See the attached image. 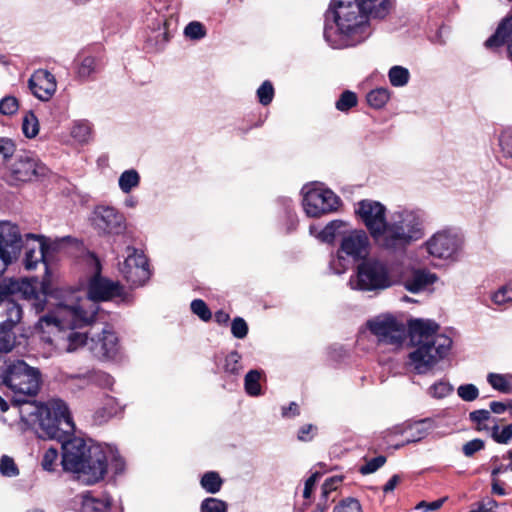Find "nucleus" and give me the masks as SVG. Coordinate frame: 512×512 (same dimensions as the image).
I'll return each instance as SVG.
<instances>
[{
  "mask_svg": "<svg viewBox=\"0 0 512 512\" xmlns=\"http://www.w3.org/2000/svg\"><path fill=\"white\" fill-rule=\"evenodd\" d=\"M121 294L118 282L95 275L89 283L88 294L81 297L69 291L56 304L53 311L38 321L41 339L58 353H71L85 342V336L75 331L93 321L99 301H107Z\"/></svg>",
  "mask_w": 512,
  "mask_h": 512,
  "instance_id": "nucleus-1",
  "label": "nucleus"
},
{
  "mask_svg": "<svg viewBox=\"0 0 512 512\" xmlns=\"http://www.w3.org/2000/svg\"><path fill=\"white\" fill-rule=\"evenodd\" d=\"M438 330V324L430 320L416 319L410 322L409 335L413 350L408 354L406 365L415 374H428L448 356L452 339Z\"/></svg>",
  "mask_w": 512,
  "mask_h": 512,
  "instance_id": "nucleus-2",
  "label": "nucleus"
},
{
  "mask_svg": "<svg viewBox=\"0 0 512 512\" xmlns=\"http://www.w3.org/2000/svg\"><path fill=\"white\" fill-rule=\"evenodd\" d=\"M424 235L420 215L410 210L396 211L392 214L378 239V243L389 250H402Z\"/></svg>",
  "mask_w": 512,
  "mask_h": 512,
  "instance_id": "nucleus-3",
  "label": "nucleus"
},
{
  "mask_svg": "<svg viewBox=\"0 0 512 512\" xmlns=\"http://www.w3.org/2000/svg\"><path fill=\"white\" fill-rule=\"evenodd\" d=\"M39 438L63 441L74 432L75 426L66 403L51 399L45 403L41 417L33 426Z\"/></svg>",
  "mask_w": 512,
  "mask_h": 512,
  "instance_id": "nucleus-4",
  "label": "nucleus"
},
{
  "mask_svg": "<svg viewBox=\"0 0 512 512\" xmlns=\"http://www.w3.org/2000/svg\"><path fill=\"white\" fill-rule=\"evenodd\" d=\"M87 457L75 473L77 479L87 485L101 481L107 472L108 465L116 474L124 470L123 459L111 446L101 444L92 446V451Z\"/></svg>",
  "mask_w": 512,
  "mask_h": 512,
  "instance_id": "nucleus-5",
  "label": "nucleus"
},
{
  "mask_svg": "<svg viewBox=\"0 0 512 512\" xmlns=\"http://www.w3.org/2000/svg\"><path fill=\"white\" fill-rule=\"evenodd\" d=\"M0 379L15 393L34 396L40 388V371L23 360L7 362L0 357Z\"/></svg>",
  "mask_w": 512,
  "mask_h": 512,
  "instance_id": "nucleus-6",
  "label": "nucleus"
},
{
  "mask_svg": "<svg viewBox=\"0 0 512 512\" xmlns=\"http://www.w3.org/2000/svg\"><path fill=\"white\" fill-rule=\"evenodd\" d=\"M392 284L393 279L388 266L378 260H367L360 264L356 274L349 280L351 289L360 291L384 290Z\"/></svg>",
  "mask_w": 512,
  "mask_h": 512,
  "instance_id": "nucleus-7",
  "label": "nucleus"
},
{
  "mask_svg": "<svg viewBox=\"0 0 512 512\" xmlns=\"http://www.w3.org/2000/svg\"><path fill=\"white\" fill-rule=\"evenodd\" d=\"M464 245L463 237L451 228L435 232L424 243L427 253L438 260L454 263L459 260Z\"/></svg>",
  "mask_w": 512,
  "mask_h": 512,
  "instance_id": "nucleus-8",
  "label": "nucleus"
},
{
  "mask_svg": "<svg viewBox=\"0 0 512 512\" xmlns=\"http://www.w3.org/2000/svg\"><path fill=\"white\" fill-rule=\"evenodd\" d=\"M369 252V239L363 230H353L341 239L337 258L331 262V268L337 274L343 273L348 266L349 260L357 261L365 258Z\"/></svg>",
  "mask_w": 512,
  "mask_h": 512,
  "instance_id": "nucleus-9",
  "label": "nucleus"
},
{
  "mask_svg": "<svg viewBox=\"0 0 512 512\" xmlns=\"http://www.w3.org/2000/svg\"><path fill=\"white\" fill-rule=\"evenodd\" d=\"M302 194L304 210L310 217H319L334 211L339 204L337 195L318 182L304 185Z\"/></svg>",
  "mask_w": 512,
  "mask_h": 512,
  "instance_id": "nucleus-10",
  "label": "nucleus"
},
{
  "mask_svg": "<svg viewBox=\"0 0 512 512\" xmlns=\"http://www.w3.org/2000/svg\"><path fill=\"white\" fill-rule=\"evenodd\" d=\"M334 18L337 30L348 37L361 29L366 22V13L358 0H333Z\"/></svg>",
  "mask_w": 512,
  "mask_h": 512,
  "instance_id": "nucleus-11",
  "label": "nucleus"
},
{
  "mask_svg": "<svg viewBox=\"0 0 512 512\" xmlns=\"http://www.w3.org/2000/svg\"><path fill=\"white\" fill-rule=\"evenodd\" d=\"M23 247L19 227L8 221L0 222V276L19 259Z\"/></svg>",
  "mask_w": 512,
  "mask_h": 512,
  "instance_id": "nucleus-12",
  "label": "nucleus"
},
{
  "mask_svg": "<svg viewBox=\"0 0 512 512\" xmlns=\"http://www.w3.org/2000/svg\"><path fill=\"white\" fill-rule=\"evenodd\" d=\"M378 343L399 347L405 340V325L392 315H380L367 322Z\"/></svg>",
  "mask_w": 512,
  "mask_h": 512,
  "instance_id": "nucleus-13",
  "label": "nucleus"
},
{
  "mask_svg": "<svg viewBox=\"0 0 512 512\" xmlns=\"http://www.w3.org/2000/svg\"><path fill=\"white\" fill-rule=\"evenodd\" d=\"M48 283V276L44 277L40 287L36 280L9 279L6 280V287L8 288V295L19 293L23 299L31 304L35 312L39 313L45 308Z\"/></svg>",
  "mask_w": 512,
  "mask_h": 512,
  "instance_id": "nucleus-14",
  "label": "nucleus"
},
{
  "mask_svg": "<svg viewBox=\"0 0 512 512\" xmlns=\"http://www.w3.org/2000/svg\"><path fill=\"white\" fill-rule=\"evenodd\" d=\"M48 168L38 159L28 154L18 155L9 168L11 184L31 182L45 177Z\"/></svg>",
  "mask_w": 512,
  "mask_h": 512,
  "instance_id": "nucleus-15",
  "label": "nucleus"
},
{
  "mask_svg": "<svg viewBox=\"0 0 512 512\" xmlns=\"http://www.w3.org/2000/svg\"><path fill=\"white\" fill-rule=\"evenodd\" d=\"M62 443V466L64 470L76 473L81 463L88 458V454L92 451V446H99L92 440L74 437L61 441Z\"/></svg>",
  "mask_w": 512,
  "mask_h": 512,
  "instance_id": "nucleus-16",
  "label": "nucleus"
},
{
  "mask_svg": "<svg viewBox=\"0 0 512 512\" xmlns=\"http://www.w3.org/2000/svg\"><path fill=\"white\" fill-rule=\"evenodd\" d=\"M120 272L131 286H141L150 277L148 261L143 253L127 248V257L120 266Z\"/></svg>",
  "mask_w": 512,
  "mask_h": 512,
  "instance_id": "nucleus-17",
  "label": "nucleus"
},
{
  "mask_svg": "<svg viewBox=\"0 0 512 512\" xmlns=\"http://www.w3.org/2000/svg\"><path fill=\"white\" fill-rule=\"evenodd\" d=\"M90 219L93 227L103 234L119 235L126 229L124 215L110 206H97Z\"/></svg>",
  "mask_w": 512,
  "mask_h": 512,
  "instance_id": "nucleus-18",
  "label": "nucleus"
},
{
  "mask_svg": "<svg viewBox=\"0 0 512 512\" xmlns=\"http://www.w3.org/2000/svg\"><path fill=\"white\" fill-rule=\"evenodd\" d=\"M355 212L363 221L372 237L378 241L386 224L385 206L378 201L366 199L358 203Z\"/></svg>",
  "mask_w": 512,
  "mask_h": 512,
  "instance_id": "nucleus-19",
  "label": "nucleus"
},
{
  "mask_svg": "<svg viewBox=\"0 0 512 512\" xmlns=\"http://www.w3.org/2000/svg\"><path fill=\"white\" fill-rule=\"evenodd\" d=\"M81 334V332H79ZM85 336V342L79 347H83L87 345L89 350L99 358H113L119 349L118 338L114 331L111 329L105 328L102 331L101 335H98L97 338L91 337L88 340L87 335L82 333Z\"/></svg>",
  "mask_w": 512,
  "mask_h": 512,
  "instance_id": "nucleus-20",
  "label": "nucleus"
},
{
  "mask_svg": "<svg viewBox=\"0 0 512 512\" xmlns=\"http://www.w3.org/2000/svg\"><path fill=\"white\" fill-rule=\"evenodd\" d=\"M28 86L36 98L49 101L57 90V81L48 70L38 69L29 78Z\"/></svg>",
  "mask_w": 512,
  "mask_h": 512,
  "instance_id": "nucleus-21",
  "label": "nucleus"
},
{
  "mask_svg": "<svg viewBox=\"0 0 512 512\" xmlns=\"http://www.w3.org/2000/svg\"><path fill=\"white\" fill-rule=\"evenodd\" d=\"M431 428V421L429 419H423L420 421L404 423L395 426L387 432L386 437L391 435H402L405 437L401 444L395 445V448L397 449L404 446L405 444L415 443L422 440L428 435Z\"/></svg>",
  "mask_w": 512,
  "mask_h": 512,
  "instance_id": "nucleus-22",
  "label": "nucleus"
},
{
  "mask_svg": "<svg viewBox=\"0 0 512 512\" xmlns=\"http://www.w3.org/2000/svg\"><path fill=\"white\" fill-rule=\"evenodd\" d=\"M27 237L34 240L33 244H26L25 255L23 259L24 267L27 270H34L39 263H43L46 267V275L48 276L47 269V252L49 249L55 250L57 243L47 246L41 239H36L34 235H28Z\"/></svg>",
  "mask_w": 512,
  "mask_h": 512,
  "instance_id": "nucleus-23",
  "label": "nucleus"
},
{
  "mask_svg": "<svg viewBox=\"0 0 512 512\" xmlns=\"http://www.w3.org/2000/svg\"><path fill=\"white\" fill-rule=\"evenodd\" d=\"M21 319V306L15 301L6 298L5 302L2 304L0 312V324L3 330L7 332V334L15 335L13 333V328L21 321Z\"/></svg>",
  "mask_w": 512,
  "mask_h": 512,
  "instance_id": "nucleus-24",
  "label": "nucleus"
},
{
  "mask_svg": "<svg viewBox=\"0 0 512 512\" xmlns=\"http://www.w3.org/2000/svg\"><path fill=\"white\" fill-rule=\"evenodd\" d=\"M504 43L507 44L509 56L512 58V13L502 20L496 32L486 40L485 46L492 48Z\"/></svg>",
  "mask_w": 512,
  "mask_h": 512,
  "instance_id": "nucleus-25",
  "label": "nucleus"
},
{
  "mask_svg": "<svg viewBox=\"0 0 512 512\" xmlns=\"http://www.w3.org/2000/svg\"><path fill=\"white\" fill-rule=\"evenodd\" d=\"M14 403L19 406L21 420L29 425L36 426L45 404L36 403L35 401H27L20 398H15Z\"/></svg>",
  "mask_w": 512,
  "mask_h": 512,
  "instance_id": "nucleus-26",
  "label": "nucleus"
},
{
  "mask_svg": "<svg viewBox=\"0 0 512 512\" xmlns=\"http://www.w3.org/2000/svg\"><path fill=\"white\" fill-rule=\"evenodd\" d=\"M436 280V274L425 270H417L411 275V277L406 279L405 288L412 293H417L428 285L433 284Z\"/></svg>",
  "mask_w": 512,
  "mask_h": 512,
  "instance_id": "nucleus-27",
  "label": "nucleus"
},
{
  "mask_svg": "<svg viewBox=\"0 0 512 512\" xmlns=\"http://www.w3.org/2000/svg\"><path fill=\"white\" fill-rule=\"evenodd\" d=\"M348 224L342 220H334L328 223L317 235L323 242H333L337 237H342L347 233Z\"/></svg>",
  "mask_w": 512,
  "mask_h": 512,
  "instance_id": "nucleus-28",
  "label": "nucleus"
},
{
  "mask_svg": "<svg viewBox=\"0 0 512 512\" xmlns=\"http://www.w3.org/2000/svg\"><path fill=\"white\" fill-rule=\"evenodd\" d=\"M362 10L374 18H383L390 9L389 0H358Z\"/></svg>",
  "mask_w": 512,
  "mask_h": 512,
  "instance_id": "nucleus-29",
  "label": "nucleus"
},
{
  "mask_svg": "<svg viewBox=\"0 0 512 512\" xmlns=\"http://www.w3.org/2000/svg\"><path fill=\"white\" fill-rule=\"evenodd\" d=\"M80 512H108L110 503L107 499L92 497L90 494L80 496Z\"/></svg>",
  "mask_w": 512,
  "mask_h": 512,
  "instance_id": "nucleus-30",
  "label": "nucleus"
},
{
  "mask_svg": "<svg viewBox=\"0 0 512 512\" xmlns=\"http://www.w3.org/2000/svg\"><path fill=\"white\" fill-rule=\"evenodd\" d=\"M470 420L476 424L477 431H491V426L496 424V419L488 410H475L469 414Z\"/></svg>",
  "mask_w": 512,
  "mask_h": 512,
  "instance_id": "nucleus-31",
  "label": "nucleus"
},
{
  "mask_svg": "<svg viewBox=\"0 0 512 512\" xmlns=\"http://www.w3.org/2000/svg\"><path fill=\"white\" fill-rule=\"evenodd\" d=\"M487 381L495 390L512 394L511 374L489 373L487 376Z\"/></svg>",
  "mask_w": 512,
  "mask_h": 512,
  "instance_id": "nucleus-32",
  "label": "nucleus"
},
{
  "mask_svg": "<svg viewBox=\"0 0 512 512\" xmlns=\"http://www.w3.org/2000/svg\"><path fill=\"white\" fill-rule=\"evenodd\" d=\"M71 137L78 143H87L91 137V126L85 120L75 121L70 130Z\"/></svg>",
  "mask_w": 512,
  "mask_h": 512,
  "instance_id": "nucleus-33",
  "label": "nucleus"
},
{
  "mask_svg": "<svg viewBox=\"0 0 512 512\" xmlns=\"http://www.w3.org/2000/svg\"><path fill=\"white\" fill-rule=\"evenodd\" d=\"M39 121L32 111L24 114L22 119V132L27 138H35L39 133Z\"/></svg>",
  "mask_w": 512,
  "mask_h": 512,
  "instance_id": "nucleus-34",
  "label": "nucleus"
},
{
  "mask_svg": "<svg viewBox=\"0 0 512 512\" xmlns=\"http://www.w3.org/2000/svg\"><path fill=\"white\" fill-rule=\"evenodd\" d=\"M453 385L447 380H439L427 389V394L434 399H443L452 394Z\"/></svg>",
  "mask_w": 512,
  "mask_h": 512,
  "instance_id": "nucleus-35",
  "label": "nucleus"
},
{
  "mask_svg": "<svg viewBox=\"0 0 512 512\" xmlns=\"http://www.w3.org/2000/svg\"><path fill=\"white\" fill-rule=\"evenodd\" d=\"M139 182V174L134 169L124 171L119 177V187L124 193H129Z\"/></svg>",
  "mask_w": 512,
  "mask_h": 512,
  "instance_id": "nucleus-36",
  "label": "nucleus"
},
{
  "mask_svg": "<svg viewBox=\"0 0 512 512\" xmlns=\"http://www.w3.org/2000/svg\"><path fill=\"white\" fill-rule=\"evenodd\" d=\"M222 479L216 472H207L201 478V486L208 493L215 494L220 491L222 487Z\"/></svg>",
  "mask_w": 512,
  "mask_h": 512,
  "instance_id": "nucleus-37",
  "label": "nucleus"
},
{
  "mask_svg": "<svg viewBox=\"0 0 512 512\" xmlns=\"http://www.w3.org/2000/svg\"><path fill=\"white\" fill-rule=\"evenodd\" d=\"M390 93L386 88H377L367 94L368 104L376 109L382 108L389 100Z\"/></svg>",
  "mask_w": 512,
  "mask_h": 512,
  "instance_id": "nucleus-38",
  "label": "nucleus"
},
{
  "mask_svg": "<svg viewBox=\"0 0 512 512\" xmlns=\"http://www.w3.org/2000/svg\"><path fill=\"white\" fill-rule=\"evenodd\" d=\"M0 474L7 478H14L19 476V467L12 457L8 455H2L0 457Z\"/></svg>",
  "mask_w": 512,
  "mask_h": 512,
  "instance_id": "nucleus-39",
  "label": "nucleus"
},
{
  "mask_svg": "<svg viewBox=\"0 0 512 512\" xmlns=\"http://www.w3.org/2000/svg\"><path fill=\"white\" fill-rule=\"evenodd\" d=\"M261 374L257 370L249 371L245 376V390L251 396H258L261 393Z\"/></svg>",
  "mask_w": 512,
  "mask_h": 512,
  "instance_id": "nucleus-40",
  "label": "nucleus"
},
{
  "mask_svg": "<svg viewBox=\"0 0 512 512\" xmlns=\"http://www.w3.org/2000/svg\"><path fill=\"white\" fill-rule=\"evenodd\" d=\"M390 83L395 87H402L407 84L409 80V71L402 66H393L389 70Z\"/></svg>",
  "mask_w": 512,
  "mask_h": 512,
  "instance_id": "nucleus-41",
  "label": "nucleus"
},
{
  "mask_svg": "<svg viewBox=\"0 0 512 512\" xmlns=\"http://www.w3.org/2000/svg\"><path fill=\"white\" fill-rule=\"evenodd\" d=\"M490 435L495 442L499 444H507L512 439V424L506 425L500 429L496 423L491 426Z\"/></svg>",
  "mask_w": 512,
  "mask_h": 512,
  "instance_id": "nucleus-42",
  "label": "nucleus"
},
{
  "mask_svg": "<svg viewBox=\"0 0 512 512\" xmlns=\"http://www.w3.org/2000/svg\"><path fill=\"white\" fill-rule=\"evenodd\" d=\"M228 505L225 501L217 498H206L202 501L201 512H227Z\"/></svg>",
  "mask_w": 512,
  "mask_h": 512,
  "instance_id": "nucleus-43",
  "label": "nucleus"
},
{
  "mask_svg": "<svg viewBox=\"0 0 512 512\" xmlns=\"http://www.w3.org/2000/svg\"><path fill=\"white\" fill-rule=\"evenodd\" d=\"M96 70V60L92 56H85L79 63L77 74L81 79L89 78Z\"/></svg>",
  "mask_w": 512,
  "mask_h": 512,
  "instance_id": "nucleus-44",
  "label": "nucleus"
},
{
  "mask_svg": "<svg viewBox=\"0 0 512 512\" xmlns=\"http://www.w3.org/2000/svg\"><path fill=\"white\" fill-rule=\"evenodd\" d=\"M121 408L119 407L116 399L109 397L106 399L105 406L96 412L98 418L102 420H106L110 417L117 415L120 412Z\"/></svg>",
  "mask_w": 512,
  "mask_h": 512,
  "instance_id": "nucleus-45",
  "label": "nucleus"
},
{
  "mask_svg": "<svg viewBox=\"0 0 512 512\" xmlns=\"http://www.w3.org/2000/svg\"><path fill=\"white\" fill-rule=\"evenodd\" d=\"M357 96L352 91H344L338 101L336 102V108L339 111L346 112L352 107L357 105Z\"/></svg>",
  "mask_w": 512,
  "mask_h": 512,
  "instance_id": "nucleus-46",
  "label": "nucleus"
},
{
  "mask_svg": "<svg viewBox=\"0 0 512 512\" xmlns=\"http://www.w3.org/2000/svg\"><path fill=\"white\" fill-rule=\"evenodd\" d=\"M240 360L241 355L237 351L229 353L225 359V371L234 375L239 374L242 370Z\"/></svg>",
  "mask_w": 512,
  "mask_h": 512,
  "instance_id": "nucleus-47",
  "label": "nucleus"
},
{
  "mask_svg": "<svg viewBox=\"0 0 512 512\" xmlns=\"http://www.w3.org/2000/svg\"><path fill=\"white\" fill-rule=\"evenodd\" d=\"M184 34L192 40H199L206 35V30L202 23L198 21L190 22L184 29Z\"/></svg>",
  "mask_w": 512,
  "mask_h": 512,
  "instance_id": "nucleus-48",
  "label": "nucleus"
},
{
  "mask_svg": "<svg viewBox=\"0 0 512 512\" xmlns=\"http://www.w3.org/2000/svg\"><path fill=\"white\" fill-rule=\"evenodd\" d=\"M458 396L466 402H472L479 396V390L474 384H463L457 388Z\"/></svg>",
  "mask_w": 512,
  "mask_h": 512,
  "instance_id": "nucleus-49",
  "label": "nucleus"
},
{
  "mask_svg": "<svg viewBox=\"0 0 512 512\" xmlns=\"http://www.w3.org/2000/svg\"><path fill=\"white\" fill-rule=\"evenodd\" d=\"M333 512H363L358 500L347 498L337 504Z\"/></svg>",
  "mask_w": 512,
  "mask_h": 512,
  "instance_id": "nucleus-50",
  "label": "nucleus"
},
{
  "mask_svg": "<svg viewBox=\"0 0 512 512\" xmlns=\"http://www.w3.org/2000/svg\"><path fill=\"white\" fill-rule=\"evenodd\" d=\"M19 109L18 100L13 96H6L0 101V113L3 115H13Z\"/></svg>",
  "mask_w": 512,
  "mask_h": 512,
  "instance_id": "nucleus-51",
  "label": "nucleus"
},
{
  "mask_svg": "<svg viewBox=\"0 0 512 512\" xmlns=\"http://www.w3.org/2000/svg\"><path fill=\"white\" fill-rule=\"evenodd\" d=\"M257 96L259 102L263 105L271 103L274 96V88L269 81L263 82V84L257 90Z\"/></svg>",
  "mask_w": 512,
  "mask_h": 512,
  "instance_id": "nucleus-52",
  "label": "nucleus"
},
{
  "mask_svg": "<svg viewBox=\"0 0 512 512\" xmlns=\"http://www.w3.org/2000/svg\"><path fill=\"white\" fill-rule=\"evenodd\" d=\"M191 310L203 321H208L211 319V311L203 300H193L191 303Z\"/></svg>",
  "mask_w": 512,
  "mask_h": 512,
  "instance_id": "nucleus-53",
  "label": "nucleus"
},
{
  "mask_svg": "<svg viewBox=\"0 0 512 512\" xmlns=\"http://www.w3.org/2000/svg\"><path fill=\"white\" fill-rule=\"evenodd\" d=\"M231 333L235 338H245L248 333V325L246 321L241 317L234 318L231 324Z\"/></svg>",
  "mask_w": 512,
  "mask_h": 512,
  "instance_id": "nucleus-54",
  "label": "nucleus"
},
{
  "mask_svg": "<svg viewBox=\"0 0 512 512\" xmlns=\"http://www.w3.org/2000/svg\"><path fill=\"white\" fill-rule=\"evenodd\" d=\"M499 145L506 157L512 158V129H505L499 137Z\"/></svg>",
  "mask_w": 512,
  "mask_h": 512,
  "instance_id": "nucleus-55",
  "label": "nucleus"
},
{
  "mask_svg": "<svg viewBox=\"0 0 512 512\" xmlns=\"http://www.w3.org/2000/svg\"><path fill=\"white\" fill-rule=\"evenodd\" d=\"M58 459V451L56 448H48L42 459V467L46 471H53Z\"/></svg>",
  "mask_w": 512,
  "mask_h": 512,
  "instance_id": "nucleus-56",
  "label": "nucleus"
},
{
  "mask_svg": "<svg viewBox=\"0 0 512 512\" xmlns=\"http://www.w3.org/2000/svg\"><path fill=\"white\" fill-rule=\"evenodd\" d=\"M492 301L496 305H504L512 302V287L504 286L495 292L492 296Z\"/></svg>",
  "mask_w": 512,
  "mask_h": 512,
  "instance_id": "nucleus-57",
  "label": "nucleus"
},
{
  "mask_svg": "<svg viewBox=\"0 0 512 512\" xmlns=\"http://www.w3.org/2000/svg\"><path fill=\"white\" fill-rule=\"evenodd\" d=\"M386 462V458L384 456H377L366 462L365 465L361 466L360 472L363 475L374 473L380 467H382Z\"/></svg>",
  "mask_w": 512,
  "mask_h": 512,
  "instance_id": "nucleus-58",
  "label": "nucleus"
},
{
  "mask_svg": "<svg viewBox=\"0 0 512 512\" xmlns=\"http://www.w3.org/2000/svg\"><path fill=\"white\" fill-rule=\"evenodd\" d=\"M485 444L481 439H473L465 443L462 447V451L466 457L473 456L476 452L482 450Z\"/></svg>",
  "mask_w": 512,
  "mask_h": 512,
  "instance_id": "nucleus-59",
  "label": "nucleus"
},
{
  "mask_svg": "<svg viewBox=\"0 0 512 512\" xmlns=\"http://www.w3.org/2000/svg\"><path fill=\"white\" fill-rule=\"evenodd\" d=\"M15 150V143L11 139L5 137L0 138V155H2L5 160L12 157Z\"/></svg>",
  "mask_w": 512,
  "mask_h": 512,
  "instance_id": "nucleus-60",
  "label": "nucleus"
},
{
  "mask_svg": "<svg viewBox=\"0 0 512 512\" xmlns=\"http://www.w3.org/2000/svg\"><path fill=\"white\" fill-rule=\"evenodd\" d=\"M445 500L446 498H442L429 503L421 501L420 503L417 504L416 509H421L425 512L435 511L442 507Z\"/></svg>",
  "mask_w": 512,
  "mask_h": 512,
  "instance_id": "nucleus-61",
  "label": "nucleus"
},
{
  "mask_svg": "<svg viewBox=\"0 0 512 512\" xmlns=\"http://www.w3.org/2000/svg\"><path fill=\"white\" fill-rule=\"evenodd\" d=\"M319 477H320V473L315 472L305 481V487H304V491H303L304 498H309L311 496L313 488H314L316 482L318 481Z\"/></svg>",
  "mask_w": 512,
  "mask_h": 512,
  "instance_id": "nucleus-62",
  "label": "nucleus"
},
{
  "mask_svg": "<svg viewBox=\"0 0 512 512\" xmlns=\"http://www.w3.org/2000/svg\"><path fill=\"white\" fill-rule=\"evenodd\" d=\"M316 427L311 424L304 425L300 428L298 432V439L301 441H309L313 438V433L315 432Z\"/></svg>",
  "mask_w": 512,
  "mask_h": 512,
  "instance_id": "nucleus-63",
  "label": "nucleus"
},
{
  "mask_svg": "<svg viewBox=\"0 0 512 512\" xmlns=\"http://www.w3.org/2000/svg\"><path fill=\"white\" fill-rule=\"evenodd\" d=\"M336 32V30L333 27H326L324 31V36L328 42L331 43L333 47H341L342 45H346L347 41L345 39L336 40L333 39V34Z\"/></svg>",
  "mask_w": 512,
  "mask_h": 512,
  "instance_id": "nucleus-64",
  "label": "nucleus"
}]
</instances>
